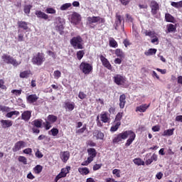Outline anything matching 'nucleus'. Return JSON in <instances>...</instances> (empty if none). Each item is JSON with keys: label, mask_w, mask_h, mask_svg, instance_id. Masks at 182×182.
<instances>
[{"label": "nucleus", "mask_w": 182, "mask_h": 182, "mask_svg": "<svg viewBox=\"0 0 182 182\" xmlns=\"http://www.w3.org/2000/svg\"><path fill=\"white\" fill-rule=\"evenodd\" d=\"M127 137H129V139L127 140L125 146L129 147V146H130L136 139V134L132 130L124 131L119 134H115L112 139V143L114 144L120 143L123 141V140H126Z\"/></svg>", "instance_id": "obj_1"}, {"label": "nucleus", "mask_w": 182, "mask_h": 182, "mask_svg": "<svg viewBox=\"0 0 182 182\" xmlns=\"http://www.w3.org/2000/svg\"><path fill=\"white\" fill-rule=\"evenodd\" d=\"M1 59L4 63H7L8 65H13L14 68H16L21 65V61L16 60V59L14 58V57L8 55L7 54H4L1 57Z\"/></svg>", "instance_id": "obj_2"}, {"label": "nucleus", "mask_w": 182, "mask_h": 182, "mask_svg": "<svg viewBox=\"0 0 182 182\" xmlns=\"http://www.w3.org/2000/svg\"><path fill=\"white\" fill-rule=\"evenodd\" d=\"M45 60H46V58H45V54H43V53H38L32 58V63L33 65H36L37 66H42Z\"/></svg>", "instance_id": "obj_3"}, {"label": "nucleus", "mask_w": 182, "mask_h": 182, "mask_svg": "<svg viewBox=\"0 0 182 182\" xmlns=\"http://www.w3.org/2000/svg\"><path fill=\"white\" fill-rule=\"evenodd\" d=\"M70 42L74 49H83V44L82 43L83 39H82L80 36L73 37Z\"/></svg>", "instance_id": "obj_4"}, {"label": "nucleus", "mask_w": 182, "mask_h": 182, "mask_svg": "<svg viewBox=\"0 0 182 182\" xmlns=\"http://www.w3.org/2000/svg\"><path fill=\"white\" fill-rule=\"evenodd\" d=\"M80 70L84 75H90L93 72V65L90 63L82 62L80 65Z\"/></svg>", "instance_id": "obj_5"}, {"label": "nucleus", "mask_w": 182, "mask_h": 182, "mask_svg": "<svg viewBox=\"0 0 182 182\" xmlns=\"http://www.w3.org/2000/svg\"><path fill=\"white\" fill-rule=\"evenodd\" d=\"M114 82L118 86H124L126 85V77L117 74L113 77Z\"/></svg>", "instance_id": "obj_6"}, {"label": "nucleus", "mask_w": 182, "mask_h": 182, "mask_svg": "<svg viewBox=\"0 0 182 182\" xmlns=\"http://www.w3.org/2000/svg\"><path fill=\"white\" fill-rule=\"evenodd\" d=\"M87 21L89 25H93V23H105V18L100 16H89Z\"/></svg>", "instance_id": "obj_7"}, {"label": "nucleus", "mask_w": 182, "mask_h": 182, "mask_svg": "<svg viewBox=\"0 0 182 182\" xmlns=\"http://www.w3.org/2000/svg\"><path fill=\"white\" fill-rule=\"evenodd\" d=\"M69 171H70V166H66L61 169L60 173L55 177V181L58 182L60 178H63V177H66L67 174H69Z\"/></svg>", "instance_id": "obj_8"}, {"label": "nucleus", "mask_w": 182, "mask_h": 182, "mask_svg": "<svg viewBox=\"0 0 182 182\" xmlns=\"http://www.w3.org/2000/svg\"><path fill=\"white\" fill-rule=\"evenodd\" d=\"M65 23V20L60 17H56L55 25V29L56 31H58V32H62L63 31V23Z\"/></svg>", "instance_id": "obj_9"}, {"label": "nucleus", "mask_w": 182, "mask_h": 182, "mask_svg": "<svg viewBox=\"0 0 182 182\" xmlns=\"http://www.w3.org/2000/svg\"><path fill=\"white\" fill-rule=\"evenodd\" d=\"M82 21V16L79 13L73 12L71 15V23L79 25Z\"/></svg>", "instance_id": "obj_10"}, {"label": "nucleus", "mask_w": 182, "mask_h": 182, "mask_svg": "<svg viewBox=\"0 0 182 182\" xmlns=\"http://www.w3.org/2000/svg\"><path fill=\"white\" fill-rule=\"evenodd\" d=\"M24 147H26V142L23 141H18L14 144L12 148V151L14 153H16V151H19V150L24 149Z\"/></svg>", "instance_id": "obj_11"}, {"label": "nucleus", "mask_w": 182, "mask_h": 182, "mask_svg": "<svg viewBox=\"0 0 182 182\" xmlns=\"http://www.w3.org/2000/svg\"><path fill=\"white\" fill-rule=\"evenodd\" d=\"M149 107H150V104L149 105L142 104L136 107L135 112L136 113H146V112L147 111V109H149Z\"/></svg>", "instance_id": "obj_12"}, {"label": "nucleus", "mask_w": 182, "mask_h": 182, "mask_svg": "<svg viewBox=\"0 0 182 182\" xmlns=\"http://www.w3.org/2000/svg\"><path fill=\"white\" fill-rule=\"evenodd\" d=\"M100 59L104 68H106L108 70H112V64H110V62L107 60V58H105L103 55H100Z\"/></svg>", "instance_id": "obj_13"}, {"label": "nucleus", "mask_w": 182, "mask_h": 182, "mask_svg": "<svg viewBox=\"0 0 182 182\" xmlns=\"http://www.w3.org/2000/svg\"><path fill=\"white\" fill-rule=\"evenodd\" d=\"M0 123L2 129H9L14 124V122L9 119H1Z\"/></svg>", "instance_id": "obj_14"}, {"label": "nucleus", "mask_w": 182, "mask_h": 182, "mask_svg": "<svg viewBox=\"0 0 182 182\" xmlns=\"http://www.w3.org/2000/svg\"><path fill=\"white\" fill-rule=\"evenodd\" d=\"M87 153L89 156L87 159L90 161H93L95 157H96V155L97 154V153L96 152V149H95L94 148H90L87 149Z\"/></svg>", "instance_id": "obj_15"}, {"label": "nucleus", "mask_w": 182, "mask_h": 182, "mask_svg": "<svg viewBox=\"0 0 182 182\" xmlns=\"http://www.w3.org/2000/svg\"><path fill=\"white\" fill-rule=\"evenodd\" d=\"M31 117H32L31 111H24L21 114V120H23L24 122H28V120H31Z\"/></svg>", "instance_id": "obj_16"}, {"label": "nucleus", "mask_w": 182, "mask_h": 182, "mask_svg": "<svg viewBox=\"0 0 182 182\" xmlns=\"http://www.w3.org/2000/svg\"><path fill=\"white\" fill-rule=\"evenodd\" d=\"M151 9L152 15H156L159 11V4L156 1H151Z\"/></svg>", "instance_id": "obj_17"}, {"label": "nucleus", "mask_w": 182, "mask_h": 182, "mask_svg": "<svg viewBox=\"0 0 182 182\" xmlns=\"http://www.w3.org/2000/svg\"><path fill=\"white\" fill-rule=\"evenodd\" d=\"M60 159L62 160V161H63V163H66L70 157V153H69V151H63L60 153Z\"/></svg>", "instance_id": "obj_18"}, {"label": "nucleus", "mask_w": 182, "mask_h": 182, "mask_svg": "<svg viewBox=\"0 0 182 182\" xmlns=\"http://www.w3.org/2000/svg\"><path fill=\"white\" fill-rule=\"evenodd\" d=\"M92 134L94 139H96L97 140H103V137H105V134L99 130H95Z\"/></svg>", "instance_id": "obj_19"}, {"label": "nucleus", "mask_w": 182, "mask_h": 182, "mask_svg": "<svg viewBox=\"0 0 182 182\" xmlns=\"http://www.w3.org/2000/svg\"><path fill=\"white\" fill-rule=\"evenodd\" d=\"M35 14L37 18H39L40 19H45L46 21V19H49V16L41 11H36Z\"/></svg>", "instance_id": "obj_20"}, {"label": "nucleus", "mask_w": 182, "mask_h": 182, "mask_svg": "<svg viewBox=\"0 0 182 182\" xmlns=\"http://www.w3.org/2000/svg\"><path fill=\"white\" fill-rule=\"evenodd\" d=\"M101 120L103 123H110V117L107 112H102L101 114Z\"/></svg>", "instance_id": "obj_21"}, {"label": "nucleus", "mask_w": 182, "mask_h": 182, "mask_svg": "<svg viewBox=\"0 0 182 182\" xmlns=\"http://www.w3.org/2000/svg\"><path fill=\"white\" fill-rule=\"evenodd\" d=\"M39 99L37 95H30L26 97V100L28 103H35Z\"/></svg>", "instance_id": "obj_22"}, {"label": "nucleus", "mask_w": 182, "mask_h": 182, "mask_svg": "<svg viewBox=\"0 0 182 182\" xmlns=\"http://www.w3.org/2000/svg\"><path fill=\"white\" fill-rule=\"evenodd\" d=\"M126 105V95L124 94L120 95L119 97V107L120 109H124Z\"/></svg>", "instance_id": "obj_23"}, {"label": "nucleus", "mask_w": 182, "mask_h": 182, "mask_svg": "<svg viewBox=\"0 0 182 182\" xmlns=\"http://www.w3.org/2000/svg\"><path fill=\"white\" fill-rule=\"evenodd\" d=\"M43 122V121L42 119H35L31 122V124L32 126H33V127H37L41 129V127H42Z\"/></svg>", "instance_id": "obj_24"}, {"label": "nucleus", "mask_w": 182, "mask_h": 182, "mask_svg": "<svg viewBox=\"0 0 182 182\" xmlns=\"http://www.w3.org/2000/svg\"><path fill=\"white\" fill-rule=\"evenodd\" d=\"M158 156L156 154H154L151 157L146 161V166L151 164L153 161H157Z\"/></svg>", "instance_id": "obj_25"}, {"label": "nucleus", "mask_w": 182, "mask_h": 182, "mask_svg": "<svg viewBox=\"0 0 182 182\" xmlns=\"http://www.w3.org/2000/svg\"><path fill=\"white\" fill-rule=\"evenodd\" d=\"M167 33H171L176 32V27L175 25L170 23L166 26Z\"/></svg>", "instance_id": "obj_26"}, {"label": "nucleus", "mask_w": 182, "mask_h": 182, "mask_svg": "<svg viewBox=\"0 0 182 182\" xmlns=\"http://www.w3.org/2000/svg\"><path fill=\"white\" fill-rule=\"evenodd\" d=\"M120 124H122L120 122H117L114 125L111 127L110 132H112V133H114V132H117L119 127H120Z\"/></svg>", "instance_id": "obj_27"}, {"label": "nucleus", "mask_w": 182, "mask_h": 182, "mask_svg": "<svg viewBox=\"0 0 182 182\" xmlns=\"http://www.w3.org/2000/svg\"><path fill=\"white\" fill-rule=\"evenodd\" d=\"M79 173H80L82 176H87V174H89L90 173V171L87 167L84 168H78Z\"/></svg>", "instance_id": "obj_28"}, {"label": "nucleus", "mask_w": 182, "mask_h": 182, "mask_svg": "<svg viewBox=\"0 0 182 182\" xmlns=\"http://www.w3.org/2000/svg\"><path fill=\"white\" fill-rule=\"evenodd\" d=\"M65 109H68L70 112H72L75 109V102H65Z\"/></svg>", "instance_id": "obj_29"}, {"label": "nucleus", "mask_w": 182, "mask_h": 182, "mask_svg": "<svg viewBox=\"0 0 182 182\" xmlns=\"http://www.w3.org/2000/svg\"><path fill=\"white\" fill-rule=\"evenodd\" d=\"M20 113L18 111H9L7 112V114H6V117H8V119H11L13 116H19Z\"/></svg>", "instance_id": "obj_30"}, {"label": "nucleus", "mask_w": 182, "mask_h": 182, "mask_svg": "<svg viewBox=\"0 0 182 182\" xmlns=\"http://www.w3.org/2000/svg\"><path fill=\"white\" fill-rule=\"evenodd\" d=\"M156 52L157 49L150 48L147 51H145L144 55H146V56H151L153 55H156Z\"/></svg>", "instance_id": "obj_31"}, {"label": "nucleus", "mask_w": 182, "mask_h": 182, "mask_svg": "<svg viewBox=\"0 0 182 182\" xmlns=\"http://www.w3.org/2000/svg\"><path fill=\"white\" fill-rule=\"evenodd\" d=\"M165 19H166V22H171L172 23H174V22L176 21V19L170 14H165Z\"/></svg>", "instance_id": "obj_32"}, {"label": "nucleus", "mask_w": 182, "mask_h": 182, "mask_svg": "<svg viewBox=\"0 0 182 182\" xmlns=\"http://www.w3.org/2000/svg\"><path fill=\"white\" fill-rule=\"evenodd\" d=\"M143 33L145 34V36H149V38H154L156 36V33L151 31L144 30Z\"/></svg>", "instance_id": "obj_33"}, {"label": "nucleus", "mask_w": 182, "mask_h": 182, "mask_svg": "<svg viewBox=\"0 0 182 182\" xmlns=\"http://www.w3.org/2000/svg\"><path fill=\"white\" fill-rule=\"evenodd\" d=\"M122 21H123V17L119 14H117L115 21V24L117 26H120V25H122Z\"/></svg>", "instance_id": "obj_34"}, {"label": "nucleus", "mask_w": 182, "mask_h": 182, "mask_svg": "<svg viewBox=\"0 0 182 182\" xmlns=\"http://www.w3.org/2000/svg\"><path fill=\"white\" fill-rule=\"evenodd\" d=\"M18 28H21L26 31L28 29V23L25 21H18Z\"/></svg>", "instance_id": "obj_35"}, {"label": "nucleus", "mask_w": 182, "mask_h": 182, "mask_svg": "<svg viewBox=\"0 0 182 182\" xmlns=\"http://www.w3.org/2000/svg\"><path fill=\"white\" fill-rule=\"evenodd\" d=\"M109 46H111V48H117L118 46L117 42L116 41V40H114V38H109Z\"/></svg>", "instance_id": "obj_36"}, {"label": "nucleus", "mask_w": 182, "mask_h": 182, "mask_svg": "<svg viewBox=\"0 0 182 182\" xmlns=\"http://www.w3.org/2000/svg\"><path fill=\"white\" fill-rule=\"evenodd\" d=\"M133 161L136 166H144V161L140 158L134 159Z\"/></svg>", "instance_id": "obj_37"}, {"label": "nucleus", "mask_w": 182, "mask_h": 182, "mask_svg": "<svg viewBox=\"0 0 182 182\" xmlns=\"http://www.w3.org/2000/svg\"><path fill=\"white\" fill-rule=\"evenodd\" d=\"M29 75H31V71L26 70L20 73V77L21 78H27L29 77Z\"/></svg>", "instance_id": "obj_38"}, {"label": "nucleus", "mask_w": 182, "mask_h": 182, "mask_svg": "<svg viewBox=\"0 0 182 182\" xmlns=\"http://www.w3.org/2000/svg\"><path fill=\"white\" fill-rule=\"evenodd\" d=\"M174 133V129H166L164 131L163 136H173Z\"/></svg>", "instance_id": "obj_39"}, {"label": "nucleus", "mask_w": 182, "mask_h": 182, "mask_svg": "<svg viewBox=\"0 0 182 182\" xmlns=\"http://www.w3.org/2000/svg\"><path fill=\"white\" fill-rule=\"evenodd\" d=\"M48 120L50 123H55V122H56V120H58V117H56L55 115L50 114L48 117Z\"/></svg>", "instance_id": "obj_40"}, {"label": "nucleus", "mask_w": 182, "mask_h": 182, "mask_svg": "<svg viewBox=\"0 0 182 182\" xmlns=\"http://www.w3.org/2000/svg\"><path fill=\"white\" fill-rule=\"evenodd\" d=\"M11 107L0 105V112H11Z\"/></svg>", "instance_id": "obj_41"}, {"label": "nucleus", "mask_w": 182, "mask_h": 182, "mask_svg": "<svg viewBox=\"0 0 182 182\" xmlns=\"http://www.w3.org/2000/svg\"><path fill=\"white\" fill-rule=\"evenodd\" d=\"M43 167L41 165H37L34 168H33V171L34 173H36V174H39L40 173L42 172L43 170Z\"/></svg>", "instance_id": "obj_42"}, {"label": "nucleus", "mask_w": 182, "mask_h": 182, "mask_svg": "<svg viewBox=\"0 0 182 182\" xmlns=\"http://www.w3.org/2000/svg\"><path fill=\"white\" fill-rule=\"evenodd\" d=\"M70 6H72V4H70V3L64 4L60 6V10L66 11V10L69 9V8H70Z\"/></svg>", "instance_id": "obj_43"}, {"label": "nucleus", "mask_w": 182, "mask_h": 182, "mask_svg": "<svg viewBox=\"0 0 182 182\" xmlns=\"http://www.w3.org/2000/svg\"><path fill=\"white\" fill-rule=\"evenodd\" d=\"M171 5L174 8H182V1H180L178 2L172 1Z\"/></svg>", "instance_id": "obj_44"}, {"label": "nucleus", "mask_w": 182, "mask_h": 182, "mask_svg": "<svg viewBox=\"0 0 182 182\" xmlns=\"http://www.w3.org/2000/svg\"><path fill=\"white\" fill-rule=\"evenodd\" d=\"M18 160L20 163H23V164H28V159H26V157L20 156L18 158Z\"/></svg>", "instance_id": "obj_45"}, {"label": "nucleus", "mask_w": 182, "mask_h": 182, "mask_svg": "<svg viewBox=\"0 0 182 182\" xmlns=\"http://www.w3.org/2000/svg\"><path fill=\"white\" fill-rule=\"evenodd\" d=\"M115 55L118 56L119 58H124V53H123V51L122 50L117 48L115 50Z\"/></svg>", "instance_id": "obj_46"}, {"label": "nucleus", "mask_w": 182, "mask_h": 182, "mask_svg": "<svg viewBox=\"0 0 182 182\" xmlns=\"http://www.w3.org/2000/svg\"><path fill=\"white\" fill-rule=\"evenodd\" d=\"M83 56H85V51L83 50H79L77 53V58L78 60H82V58H83Z\"/></svg>", "instance_id": "obj_47"}, {"label": "nucleus", "mask_w": 182, "mask_h": 182, "mask_svg": "<svg viewBox=\"0 0 182 182\" xmlns=\"http://www.w3.org/2000/svg\"><path fill=\"white\" fill-rule=\"evenodd\" d=\"M52 134V136H58V134H59V129H56V128H53L50 132L49 134Z\"/></svg>", "instance_id": "obj_48"}, {"label": "nucleus", "mask_w": 182, "mask_h": 182, "mask_svg": "<svg viewBox=\"0 0 182 182\" xmlns=\"http://www.w3.org/2000/svg\"><path fill=\"white\" fill-rule=\"evenodd\" d=\"M53 76L55 79H59V77H60V76H62V73H60V71L59 70H55L53 73Z\"/></svg>", "instance_id": "obj_49"}, {"label": "nucleus", "mask_w": 182, "mask_h": 182, "mask_svg": "<svg viewBox=\"0 0 182 182\" xmlns=\"http://www.w3.org/2000/svg\"><path fill=\"white\" fill-rule=\"evenodd\" d=\"M46 14H51L52 15L56 14V10H55L53 8H47L46 9Z\"/></svg>", "instance_id": "obj_50"}, {"label": "nucleus", "mask_w": 182, "mask_h": 182, "mask_svg": "<svg viewBox=\"0 0 182 182\" xmlns=\"http://www.w3.org/2000/svg\"><path fill=\"white\" fill-rule=\"evenodd\" d=\"M31 8H32V6H31V5L25 6V7H24L25 14H30Z\"/></svg>", "instance_id": "obj_51"}, {"label": "nucleus", "mask_w": 182, "mask_h": 182, "mask_svg": "<svg viewBox=\"0 0 182 182\" xmlns=\"http://www.w3.org/2000/svg\"><path fill=\"white\" fill-rule=\"evenodd\" d=\"M23 153H24V154H28L29 156H32V149L31 148L25 149L23 151Z\"/></svg>", "instance_id": "obj_52"}, {"label": "nucleus", "mask_w": 182, "mask_h": 182, "mask_svg": "<svg viewBox=\"0 0 182 182\" xmlns=\"http://www.w3.org/2000/svg\"><path fill=\"white\" fill-rule=\"evenodd\" d=\"M11 93H14V95H16V96H21V94L22 93V90H12Z\"/></svg>", "instance_id": "obj_53"}, {"label": "nucleus", "mask_w": 182, "mask_h": 182, "mask_svg": "<svg viewBox=\"0 0 182 182\" xmlns=\"http://www.w3.org/2000/svg\"><path fill=\"white\" fill-rule=\"evenodd\" d=\"M122 117H123V112H119L115 117V120L117 122H120V120H122Z\"/></svg>", "instance_id": "obj_54"}, {"label": "nucleus", "mask_w": 182, "mask_h": 182, "mask_svg": "<svg viewBox=\"0 0 182 182\" xmlns=\"http://www.w3.org/2000/svg\"><path fill=\"white\" fill-rule=\"evenodd\" d=\"M0 89L6 90V86H5V82H4V80H0Z\"/></svg>", "instance_id": "obj_55"}, {"label": "nucleus", "mask_w": 182, "mask_h": 182, "mask_svg": "<svg viewBox=\"0 0 182 182\" xmlns=\"http://www.w3.org/2000/svg\"><path fill=\"white\" fill-rule=\"evenodd\" d=\"M86 94L83 92H80L78 94L79 99H81L82 100H83V99H86Z\"/></svg>", "instance_id": "obj_56"}, {"label": "nucleus", "mask_w": 182, "mask_h": 182, "mask_svg": "<svg viewBox=\"0 0 182 182\" xmlns=\"http://www.w3.org/2000/svg\"><path fill=\"white\" fill-rule=\"evenodd\" d=\"M35 155L36 157H37L38 159H42V157H43V154H42V152L39 151V149L37 150Z\"/></svg>", "instance_id": "obj_57"}, {"label": "nucleus", "mask_w": 182, "mask_h": 182, "mask_svg": "<svg viewBox=\"0 0 182 182\" xmlns=\"http://www.w3.org/2000/svg\"><path fill=\"white\" fill-rule=\"evenodd\" d=\"M112 174H114L117 177H120V170H119V169H114L112 171Z\"/></svg>", "instance_id": "obj_58"}, {"label": "nucleus", "mask_w": 182, "mask_h": 182, "mask_svg": "<svg viewBox=\"0 0 182 182\" xmlns=\"http://www.w3.org/2000/svg\"><path fill=\"white\" fill-rule=\"evenodd\" d=\"M102 164H95V165H94V166H93V170H94V171H96L97 170H99L100 168H102Z\"/></svg>", "instance_id": "obj_59"}, {"label": "nucleus", "mask_w": 182, "mask_h": 182, "mask_svg": "<svg viewBox=\"0 0 182 182\" xmlns=\"http://www.w3.org/2000/svg\"><path fill=\"white\" fill-rule=\"evenodd\" d=\"M47 53L49 56L53 57V59H56V54H55V53H53V51L48 50Z\"/></svg>", "instance_id": "obj_60"}, {"label": "nucleus", "mask_w": 182, "mask_h": 182, "mask_svg": "<svg viewBox=\"0 0 182 182\" xmlns=\"http://www.w3.org/2000/svg\"><path fill=\"white\" fill-rule=\"evenodd\" d=\"M152 132H160V125H156L152 127Z\"/></svg>", "instance_id": "obj_61"}, {"label": "nucleus", "mask_w": 182, "mask_h": 182, "mask_svg": "<svg viewBox=\"0 0 182 182\" xmlns=\"http://www.w3.org/2000/svg\"><path fill=\"white\" fill-rule=\"evenodd\" d=\"M85 130H86V126H83L82 128H81L77 131V133H79V134L85 133Z\"/></svg>", "instance_id": "obj_62"}, {"label": "nucleus", "mask_w": 182, "mask_h": 182, "mask_svg": "<svg viewBox=\"0 0 182 182\" xmlns=\"http://www.w3.org/2000/svg\"><path fill=\"white\" fill-rule=\"evenodd\" d=\"M18 42H23V34L22 33L18 34Z\"/></svg>", "instance_id": "obj_63"}, {"label": "nucleus", "mask_w": 182, "mask_h": 182, "mask_svg": "<svg viewBox=\"0 0 182 182\" xmlns=\"http://www.w3.org/2000/svg\"><path fill=\"white\" fill-rule=\"evenodd\" d=\"M176 122H181L182 123V115H178L176 117Z\"/></svg>", "instance_id": "obj_64"}]
</instances>
